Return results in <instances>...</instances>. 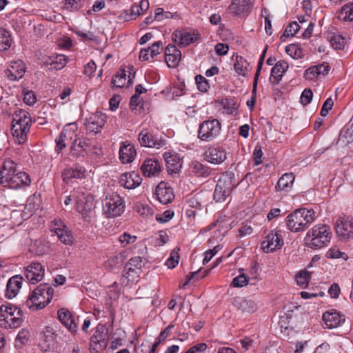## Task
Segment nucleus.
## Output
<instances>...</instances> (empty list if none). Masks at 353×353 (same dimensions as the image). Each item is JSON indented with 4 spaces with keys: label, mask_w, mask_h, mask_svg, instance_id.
I'll list each match as a JSON object with an SVG mask.
<instances>
[{
    "label": "nucleus",
    "mask_w": 353,
    "mask_h": 353,
    "mask_svg": "<svg viewBox=\"0 0 353 353\" xmlns=\"http://www.w3.org/2000/svg\"><path fill=\"white\" fill-rule=\"evenodd\" d=\"M339 140L346 145L353 142V122L341 130Z\"/></svg>",
    "instance_id": "nucleus-37"
},
{
    "label": "nucleus",
    "mask_w": 353,
    "mask_h": 353,
    "mask_svg": "<svg viewBox=\"0 0 353 353\" xmlns=\"http://www.w3.org/2000/svg\"><path fill=\"white\" fill-rule=\"evenodd\" d=\"M85 169L83 167L75 166L74 168L65 169L62 172L63 181L68 183L72 179H81L84 176Z\"/></svg>",
    "instance_id": "nucleus-30"
},
{
    "label": "nucleus",
    "mask_w": 353,
    "mask_h": 353,
    "mask_svg": "<svg viewBox=\"0 0 353 353\" xmlns=\"http://www.w3.org/2000/svg\"><path fill=\"white\" fill-rule=\"evenodd\" d=\"M221 250L220 245H216L214 247L213 249L208 250L205 252V258L203 261V264L205 265L208 263L212 258Z\"/></svg>",
    "instance_id": "nucleus-63"
},
{
    "label": "nucleus",
    "mask_w": 353,
    "mask_h": 353,
    "mask_svg": "<svg viewBox=\"0 0 353 353\" xmlns=\"http://www.w3.org/2000/svg\"><path fill=\"white\" fill-rule=\"evenodd\" d=\"M53 295L54 289L48 283H41L28 298L25 305L32 310H41L50 302Z\"/></svg>",
    "instance_id": "nucleus-3"
},
{
    "label": "nucleus",
    "mask_w": 353,
    "mask_h": 353,
    "mask_svg": "<svg viewBox=\"0 0 353 353\" xmlns=\"http://www.w3.org/2000/svg\"><path fill=\"white\" fill-rule=\"evenodd\" d=\"M191 171L197 176L208 177L211 173L209 167L203 165L199 161H192L190 165Z\"/></svg>",
    "instance_id": "nucleus-33"
},
{
    "label": "nucleus",
    "mask_w": 353,
    "mask_h": 353,
    "mask_svg": "<svg viewBox=\"0 0 353 353\" xmlns=\"http://www.w3.org/2000/svg\"><path fill=\"white\" fill-rule=\"evenodd\" d=\"M323 319L326 327L329 329L337 327L345 320L336 311L325 312L323 314Z\"/></svg>",
    "instance_id": "nucleus-26"
},
{
    "label": "nucleus",
    "mask_w": 353,
    "mask_h": 353,
    "mask_svg": "<svg viewBox=\"0 0 353 353\" xmlns=\"http://www.w3.org/2000/svg\"><path fill=\"white\" fill-rule=\"evenodd\" d=\"M108 329L105 325L99 323L90 339V347L92 352H98L107 346Z\"/></svg>",
    "instance_id": "nucleus-11"
},
{
    "label": "nucleus",
    "mask_w": 353,
    "mask_h": 353,
    "mask_svg": "<svg viewBox=\"0 0 353 353\" xmlns=\"http://www.w3.org/2000/svg\"><path fill=\"white\" fill-rule=\"evenodd\" d=\"M338 18L343 21H353V2L346 3L341 8Z\"/></svg>",
    "instance_id": "nucleus-41"
},
{
    "label": "nucleus",
    "mask_w": 353,
    "mask_h": 353,
    "mask_svg": "<svg viewBox=\"0 0 353 353\" xmlns=\"http://www.w3.org/2000/svg\"><path fill=\"white\" fill-rule=\"evenodd\" d=\"M59 321L71 332H76L77 330V324L74 317L71 312L65 308H61L57 312Z\"/></svg>",
    "instance_id": "nucleus-20"
},
{
    "label": "nucleus",
    "mask_w": 353,
    "mask_h": 353,
    "mask_svg": "<svg viewBox=\"0 0 353 353\" xmlns=\"http://www.w3.org/2000/svg\"><path fill=\"white\" fill-rule=\"evenodd\" d=\"M23 312L11 303L0 306V326L5 329L16 328L22 323Z\"/></svg>",
    "instance_id": "nucleus-5"
},
{
    "label": "nucleus",
    "mask_w": 353,
    "mask_h": 353,
    "mask_svg": "<svg viewBox=\"0 0 353 353\" xmlns=\"http://www.w3.org/2000/svg\"><path fill=\"white\" fill-rule=\"evenodd\" d=\"M255 0H233L230 8L236 13L245 12L254 3Z\"/></svg>",
    "instance_id": "nucleus-36"
},
{
    "label": "nucleus",
    "mask_w": 353,
    "mask_h": 353,
    "mask_svg": "<svg viewBox=\"0 0 353 353\" xmlns=\"http://www.w3.org/2000/svg\"><path fill=\"white\" fill-rule=\"evenodd\" d=\"M139 141L142 146L148 148H160L166 143V140L161 137L159 138L148 132L147 130H143L139 134Z\"/></svg>",
    "instance_id": "nucleus-14"
},
{
    "label": "nucleus",
    "mask_w": 353,
    "mask_h": 353,
    "mask_svg": "<svg viewBox=\"0 0 353 353\" xmlns=\"http://www.w3.org/2000/svg\"><path fill=\"white\" fill-rule=\"evenodd\" d=\"M335 230L337 235L343 239L353 238V219L348 216L339 218Z\"/></svg>",
    "instance_id": "nucleus-12"
},
{
    "label": "nucleus",
    "mask_w": 353,
    "mask_h": 353,
    "mask_svg": "<svg viewBox=\"0 0 353 353\" xmlns=\"http://www.w3.org/2000/svg\"><path fill=\"white\" fill-rule=\"evenodd\" d=\"M1 183L5 187L17 189L22 185H28L30 183V176L24 172H17L16 164L12 160L4 161L0 170Z\"/></svg>",
    "instance_id": "nucleus-1"
},
{
    "label": "nucleus",
    "mask_w": 353,
    "mask_h": 353,
    "mask_svg": "<svg viewBox=\"0 0 353 353\" xmlns=\"http://www.w3.org/2000/svg\"><path fill=\"white\" fill-rule=\"evenodd\" d=\"M143 103L138 94L132 96L130 101V106L132 110L139 111L143 109Z\"/></svg>",
    "instance_id": "nucleus-50"
},
{
    "label": "nucleus",
    "mask_w": 353,
    "mask_h": 353,
    "mask_svg": "<svg viewBox=\"0 0 353 353\" xmlns=\"http://www.w3.org/2000/svg\"><path fill=\"white\" fill-rule=\"evenodd\" d=\"M205 159L213 164H220L226 159V152L219 148H210L205 153Z\"/></svg>",
    "instance_id": "nucleus-23"
},
{
    "label": "nucleus",
    "mask_w": 353,
    "mask_h": 353,
    "mask_svg": "<svg viewBox=\"0 0 353 353\" xmlns=\"http://www.w3.org/2000/svg\"><path fill=\"white\" fill-rule=\"evenodd\" d=\"M105 119V115L101 112H97L94 114H90L88 118L85 119V125L86 130L90 133L97 134L103 127Z\"/></svg>",
    "instance_id": "nucleus-15"
},
{
    "label": "nucleus",
    "mask_w": 353,
    "mask_h": 353,
    "mask_svg": "<svg viewBox=\"0 0 353 353\" xmlns=\"http://www.w3.org/2000/svg\"><path fill=\"white\" fill-rule=\"evenodd\" d=\"M68 63V59L63 54H58L54 57H50L44 62L46 65H50V69L61 70Z\"/></svg>",
    "instance_id": "nucleus-31"
},
{
    "label": "nucleus",
    "mask_w": 353,
    "mask_h": 353,
    "mask_svg": "<svg viewBox=\"0 0 353 353\" xmlns=\"http://www.w3.org/2000/svg\"><path fill=\"white\" fill-rule=\"evenodd\" d=\"M67 139V135L65 132H61L59 137L56 139V151L57 152H60L63 148L66 147V144L65 143Z\"/></svg>",
    "instance_id": "nucleus-54"
},
{
    "label": "nucleus",
    "mask_w": 353,
    "mask_h": 353,
    "mask_svg": "<svg viewBox=\"0 0 353 353\" xmlns=\"http://www.w3.org/2000/svg\"><path fill=\"white\" fill-rule=\"evenodd\" d=\"M248 63L242 57H237L234 68L236 72L239 75L245 76L247 72Z\"/></svg>",
    "instance_id": "nucleus-46"
},
{
    "label": "nucleus",
    "mask_w": 353,
    "mask_h": 353,
    "mask_svg": "<svg viewBox=\"0 0 353 353\" xmlns=\"http://www.w3.org/2000/svg\"><path fill=\"white\" fill-rule=\"evenodd\" d=\"M179 251V248H176L171 252L170 257L165 262V265L168 268L172 269L178 265L180 259Z\"/></svg>",
    "instance_id": "nucleus-47"
},
{
    "label": "nucleus",
    "mask_w": 353,
    "mask_h": 353,
    "mask_svg": "<svg viewBox=\"0 0 353 353\" xmlns=\"http://www.w3.org/2000/svg\"><path fill=\"white\" fill-rule=\"evenodd\" d=\"M173 327H174V325H169L163 330H162L160 332L159 336L157 338V340L154 344L158 343V346H159V344L168 336V335L170 334V333L171 332V330Z\"/></svg>",
    "instance_id": "nucleus-59"
},
{
    "label": "nucleus",
    "mask_w": 353,
    "mask_h": 353,
    "mask_svg": "<svg viewBox=\"0 0 353 353\" xmlns=\"http://www.w3.org/2000/svg\"><path fill=\"white\" fill-rule=\"evenodd\" d=\"M316 219L313 210L301 208L290 213L285 219L288 228L292 232L305 230Z\"/></svg>",
    "instance_id": "nucleus-2"
},
{
    "label": "nucleus",
    "mask_w": 353,
    "mask_h": 353,
    "mask_svg": "<svg viewBox=\"0 0 353 353\" xmlns=\"http://www.w3.org/2000/svg\"><path fill=\"white\" fill-rule=\"evenodd\" d=\"M10 34L5 28L0 27V51H5L11 46Z\"/></svg>",
    "instance_id": "nucleus-40"
},
{
    "label": "nucleus",
    "mask_w": 353,
    "mask_h": 353,
    "mask_svg": "<svg viewBox=\"0 0 353 353\" xmlns=\"http://www.w3.org/2000/svg\"><path fill=\"white\" fill-rule=\"evenodd\" d=\"M141 169L144 176L149 177L156 176L161 172V165L157 160L149 159L144 161Z\"/></svg>",
    "instance_id": "nucleus-22"
},
{
    "label": "nucleus",
    "mask_w": 353,
    "mask_h": 353,
    "mask_svg": "<svg viewBox=\"0 0 353 353\" xmlns=\"http://www.w3.org/2000/svg\"><path fill=\"white\" fill-rule=\"evenodd\" d=\"M26 72L25 63L21 60L12 61L5 70L6 75L11 81L19 80Z\"/></svg>",
    "instance_id": "nucleus-18"
},
{
    "label": "nucleus",
    "mask_w": 353,
    "mask_h": 353,
    "mask_svg": "<svg viewBox=\"0 0 353 353\" xmlns=\"http://www.w3.org/2000/svg\"><path fill=\"white\" fill-rule=\"evenodd\" d=\"M181 57V52L178 55L176 53L170 54L168 57H165V62L168 67L175 68L177 66Z\"/></svg>",
    "instance_id": "nucleus-51"
},
{
    "label": "nucleus",
    "mask_w": 353,
    "mask_h": 353,
    "mask_svg": "<svg viewBox=\"0 0 353 353\" xmlns=\"http://www.w3.org/2000/svg\"><path fill=\"white\" fill-rule=\"evenodd\" d=\"M327 256L331 259H339L347 257L345 253L341 252L339 248L334 247L330 248L327 252Z\"/></svg>",
    "instance_id": "nucleus-62"
},
{
    "label": "nucleus",
    "mask_w": 353,
    "mask_h": 353,
    "mask_svg": "<svg viewBox=\"0 0 353 353\" xmlns=\"http://www.w3.org/2000/svg\"><path fill=\"white\" fill-rule=\"evenodd\" d=\"M294 181V176L292 173H285L279 179L276 188L279 190L288 191Z\"/></svg>",
    "instance_id": "nucleus-32"
},
{
    "label": "nucleus",
    "mask_w": 353,
    "mask_h": 353,
    "mask_svg": "<svg viewBox=\"0 0 353 353\" xmlns=\"http://www.w3.org/2000/svg\"><path fill=\"white\" fill-rule=\"evenodd\" d=\"M288 68V64L286 61L282 60L276 62L272 68L270 82L273 85L278 84Z\"/></svg>",
    "instance_id": "nucleus-21"
},
{
    "label": "nucleus",
    "mask_w": 353,
    "mask_h": 353,
    "mask_svg": "<svg viewBox=\"0 0 353 353\" xmlns=\"http://www.w3.org/2000/svg\"><path fill=\"white\" fill-rule=\"evenodd\" d=\"M198 39V34H192L190 32H182L180 31L179 34V41H178V45L179 46H187L190 43H194Z\"/></svg>",
    "instance_id": "nucleus-42"
},
{
    "label": "nucleus",
    "mask_w": 353,
    "mask_h": 353,
    "mask_svg": "<svg viewBox=\"0 0 353 353\" xmlns=\"http://www.w3.org/2000/svg\"><path fill=\"white\" fill-rule=\"evenodd\" d=\"M332 233L327 225H316L310 230L305 238L308 247L319 249L327 246L331 239Z\"/></svg>",
    "instance_id": "nucleus-4"
},
{
    "label": "nucleus",
    "mask_w": 353,
    "mask_h": 353,
    "mask_svg": "<svg viewBox=\"0 0 353 353\" xmlns=\"http://www.w3.org/2000/svg\"><path fill=\"white\" fill-rule=\"evenodd\" d=\"M12 123L14 124H19L21 126L28 127V128L30 129L32 123V119L27 111L22 109H18L14 112Z\"/></svg>",
    "instance_id": "nucleus-29"
},
{
    "label": "nucleus",
    "mask_w": 353,
    "mask_h": 353,
    "mask_svg": "<svg viewBox=\"0 0 353 353\" xmlns=\"http://www.w3.org/2000/svg\"><path fill=\"white\" fill-rule=\"evenodd\" d=\"M248 283V278L243 273L234 277L231 283V286L241 288L246 285Z\"/></svg>",
    "instance_id": "nucleus-49"
},
{
    "label": "nucleus",
    "mask_w": 353,
    "mask_h": 353,
    "mask_svg": "<svg viewBox=\"0 0 353 353\" xmlns=\"http://www.w3.org/2000/svg\"><path fill=\"white\" fill-rule=\"evenodd\" d=\"M198 89L202 92H206L210 88L209 83L206 79L201 75H196L195 77Z\"/></svg>",
    "instance_id": "nucleus-52"
},
{
    "label": "nucleus",
    "mask_w": 353,
    "mask_h": 353,
    "mask_svg": "<svg viewBox=\"0 0 353 353\" xmlns=\"http://www.w3.org/2000/svg\"><path fill=\"white\" fill-rule=\"evenodd\" d=\"M76 208L85 221H90L94 217L95 214L93 196L90 194L81 193L77 196Z\"/></svg>",
    "instance_id": "nucleus-9"
},
{
    "label": "nucleus",
    "mask_w": 353,
    "mask_h": 353,
    "mask_svg": "<svg viewBox=\"0 0 353 353\" xmlns=\"http://www.w3.org/2000/svg\"><path fill=\"white\" fill-rule=\"evenodd\" d=\"M23 277L20 275H15L11 277L7 283L6 296L12 299L18 294L21 288Z\"/></svg>",
    "instance_id": "nucleus-24"
},
{
    "label": "nucleus",
    "mask_w": 353,
    "mask_h": 353,
    "mask_svg": "<svg viewBox=\"0 0 353 353\" xmlns=\"http://www.w3.org/2000/svg\"><path fill=\"white\" fill-rule=\"evenodd\" d=\"M121 262V256H116L108 260V261L105 263V267L110 271H114L118 268Z\"/></svg>",
    "instance_id": "nucleus-53"
},
{
    "label": "nucleus",
    "mask_w": 353,
    "mask_h": 353,
    "mask_svg": "<svg viewBox=\"0 0 353 353\" xmlns=\"http://www.w3.org/2000/svg\"><path fill=\"white\" fill-rule=\"evenodd\" d=\"M206 350L207 345L204 343H201L190 347L185 353H204Z\"/></svg>",
    "instance_id": "nucleus-64"
},
{
    "label": "nucleus",
    "mask_w": 353,
    "mask_h": 353,
    "mask_svg": "<svg viewBox=\"0 0 353 353\" xmlns=\"http://www.w3.org/2000/svg\"><path fill=\"white\" fill-rule=\"evenodd\" d=\"M163 50L162 42L159 41L154 43L148 49H143L139 53V59L141 61H148L152 59L157 54H159Z\"/></svg>",
    "instance_id": "nucleus-27"
},
{
    "label": "nucleus",
    "mask_w": 353,
    "mask_h": 353,
    "mask_svg": "<svg viewBox=\"0 0 353 353\" xmlns=\"http://www.w3.org/2000/svg\"><path fill=\"white\" fill-rule=\"evenodd\" d=\"M171 17H172V14L171 12H164L163 9L161 8L155 9L154 19H156V21H161L164 19H170Z\"/></svg>",
    "instance_id": "nucleus-55"
},
{
    "label": "nucleus",
    "mask_w": 353,
    "mask_h": 353,
    "mask_svg": "<svg viewBox=\"0 0 353 353\" xmlns=\"http://www.w3.org/2000/svg\"><path fill=\"white\" fill-rule=\"evenodd\" d=\"M137 154L135 148L130 143H122L119 150V157L123 163H131Z\"/></svg>",
    "instance_id": "nucleus-25"
},
{
    "label": "nucleus",
    "mask_w": 353,
    "mask_h": 353,
    "mask_svg": "<svg viewBox=\"0 0 353 353\" xmlns=\"http://www.w3.org/2000/svg\"><path fill=\"white\" fill-rule=\"evenodd\" d=\"M313 97V93L310 89H305L301 96V102L303 105L309 104Z\"/></svg>",
    "instance_id": "nucleus-60"
},
{
    "label": "nucleus",
    "mask_w": 353,
    "mask_h": 353,
    "mask_svg": "<svg viewBox=\"0 0 353 353\" xmlns=\"http://www.w3.org/2000/svg\"><path fill=\"white\" fill-rule=\"evenodd\" d=\"M126 70L124 69L120 70L112 78V84L114 87L123 88L126 83Z\"/></svg>",
    "instance_id": "nucleus-43"
},
{
    "label": "nucleus",
    "mask_w": 353,
    "mask_h": 353,
    "mask_svg": "<svg viewBox=\"0 0 353 353\" xmlns=\"http://www.w3.org/2000/svg\"><path fill=\"white\" fill-rule=\"evenodd\" d=\"M318 68L314 65L307 68L304 72V77L307 80H314L318 78L320 75L318 73Z\"/></svg>",
    "instance_id": "nucleus-58"
},
{
    "label": "nucleus",
    "mask_w": 353,
    "mask_h": 353,
    "mask_svg": "<svg viewBox=\"0 0 353 353\" xmlns=\"http://www.w3.org/2000/svg\"><path fill=\"white\" fill-rule=\"evenodd\" d=\"M154 194L158 201L163 205L171 203L174 199L172 188L163 181L156 187Z\"/></svg>",
    "instance_id": "nucleus-17"
},
{
    "label": "nucleus",
    "mask_w": 353,
    "mask_h": 353,
    "mask_svg": "<svg viewBox=\"0 0 353 353\" xmlns=\"http://www.w3.org/2000/svg\"><path fill=\"white\" fill-rule=\"evenodd\" d=\"M55 233L59 240L65 245H71L74 241L73 236L68 228L59 229L55 228Z\"/></svg>",
    "instance_id": "nucleus-35"
},
{
    "label": "nucleus",
    "mask_w": 353,
    "mask_h": 353,
    "mask_svg": "<svg viewBox=\"0 0 353 353\" xmlns=\"http://www.w3.org/2000/svg\"><path fill=\"white\" fill-rule=\"evenodd\" d=\"M221 132V123L218 119H208L200 123L197 137L202 141L210 142L217 138Z\"/></svg>",
    "instance_id": "nucleus-7"
},
{
    "label": "nucleus",
    "mask_w": 353,
    "mask_h": 353,
    "mask_svg": "<svg viewBox=\"0 0 353 353\" xmlns=\"http://www.w3.org/2000/svg\"><path fill=\"white\" fill-rule=\"evenodd\" d=\"M239 184L235 181L234 174L226 172L219 178L214 192V199L216 202L224 201L230 196L232 190Z\"/></svg>",
    "instance_id": "nucleus-6"
},
{
    "label": "nucleus",
    "mask_w": 353,
    "mask_h": 353,
    "mask_svg": "<svg viewBox=\"0 0 353 353\" xmlns=\"http://www.w3.org/2000/svg\"><path fill=\"white\" fill-rule=\"evenodd\" d=\"M283 244L281 235L278 232L272 230L265 236L261 243V248L265 252L268 253L280 249Z\"/></svg>",
    "instance_id": "nucleus-13"
},
{
    "label": "nucleus",
    "mask_w": 353,
    "mask_h": 353,
    "mask_svg": "<svg viewBox=\"0 0 353 353\" xmlns=\"http://www.w3.org/2000/svg\"><path fill=\"white\" fill-rule=\"evenodd\" d=\"M174 216V212L171 210H166L162 214L156 216V219L159 223H166L172 219Z\"/></svg>",
    "instance_id": "nucleus-61"
},
{
    "label": "nucleus",
    "mask_w": 353,
    "mask_h": 353,
    "mask_svg": "<svg viewBox=\"0 0 353 353\" xmlns=\"http://www.w3.org/2000/svg\"><path fill=\"white\" fill-rule=\"evenodd\" d=\"M44 272V268L40 263L32 262L26 268L25 276L30 283L34 284L42 280Z\"/></svg>",
    "instance_id": "nucleus-16"
},
{
    "label": "nucleus",
    "mask_w": 353,
    "mask_h": 353,
    "mask_svg": "<svg viewBox=\"0 0 353 353\" xmlns=\"http://www.w3.org/2000/svg\"><path fill=\"white\" fill-rule=\"evenodd\" d=\"M124 208L123 199L117 194L106 196L103 204L104 212L110 217L120 216L124 211Z\"/></svg>",
    "instance_id": "nucleus-10"
},
{
    "label": "nucleus",
    "mask_w": 353,
    "mask_h": 353,
    "mask_svg": "<svg viewBox=\"0 0 353 353\" xmlns=\"http://www.w3.org/2000/svg\"><path fill=\"white\" fill-rule=\"evenodd\" d=\"M310 272L308 271H300L296 274L297 284L303 288H305L310 280Z\"/></svg>",
    "instance_id": "nucleus-45"
},
{
    "label": "nucleus",
    "mask_w": 353,
    "mask_h": 353,
    "mask_svg": "<svg viewBox=\"0 0 353 353\" xmlns=\"http://www.w3.org/2000/svg\"><path fill=\"white\" fill-rule=\"evenodd\" d=\"M141 178L137 172H126L121 175L119 183L126 189H134L141 183Z\"/></svg>",
    "instance_id": "nucleus-19"
},
{
    "label": "nucleus",
    "mask_w": 353,
    "mask_h": 353,
    "mask_svg": "<svg viewBox=\"0 0 353 353\" xmlns=\"http://www.w3.org/2000/svg\"><path fill=\"white\" fill-rule=\"evenodd\" d=\"M77 148L83 150V153H90L97 156L103 155L102 148L97 143H94L88 138H79L76 139L71 146L72 155L76 158L83 157V152H76Z\"/></svg>",
    "instance_id": "nucleus-8"
},
{
    "label": "nucleus",
    "mask_w": 353,
    "mask_h": 353,
    "mask_svg": "<svg viewBox=\"0 0 353 353\" xmlns=\"http://www.w3.org/2000/svg\"><path fill=\"white\" fill-rule=\"evenodd\" d=\"M300 29V26L296 21L290 23L286 28L284 33L281 37V39L283 37H288L290 36H294Z\"/></svg>",
    "instance_id": "nucleus-48"
},
{
    "label": "nucleus",
    "mask_w": 353,
    "mask_h": 353,
    "mask_svg": "<svg viewBox=\"0 0 353 353\" xmlns=\"http://www.w3.org/2000/svg\"><path fill=\"white\" fill-rule=\"evenodd\" d=\"M30 129L28 127L21 126L19 124H14L12 123V133L14 137L18 139L19 143H22L25 141L27 133Z\"/></svg>",
    "instance_id": "nucleus-38"
},
{
    "label": "nucleus",
    "mask_w": 353,
    "mask_h": 353,
    "mask_svg": "<svg viewBox=\"0 0 353 353\" xmlns=\"http://www.w3.org/2000/svg\"><path fill=\"white\" fill-rule=\"evenodd\" d=\"M327 39L331 46L336 50L343 49L346 43L345 38L339 34L330 33Z\"/></svg>",
    "instance_id": "nucleus-39"
},
{
    "label": "nucleus",
    "mask_w": 353,
    "mask_h": 353,
    "mask_svg": "<svg viewBox=\"0 0 353 353\" xmlns=\"http://www.w3.org/2000/svg\"><path fill=\"white\" fill-rule=\"evenodd\" d=\"M163 157L166 162L168 169L170 171L175 172L181 167L179 158L176 155L171 154L169 152H165Z\"/></svg>",
    "instance_id": "nucleus-34"
},
{
    "label": "nucleus",
    "mask_w": 353,
    "mask_h": 353,
    "mask_svg": "<svg viewBox=\"0 0 353 353\" xmlns=\"http://www.w3.org/2000/svg\"><path fill=\"white\" fill-rule=\"evenodd\" d=\"M137 212L145 218L152 216L153 214V210L148 205H137L136 207Z\"/></svg>",
    "instance_id": "nucleus-57"
},
{
    "label": "nucleus",
    "mask_w": 353,
    "mask_h": 353,
    "mask_svg": "<svg viewBox=\"0 0 353 353\" xmlns=\"http://www.w3.org/2000/svg\"><path fill=\"white\" fill-rule=\"evenodd\" d=\"M82 7L80 1L77 0H65V8L68 11H76Z\"/></svg>",
    "instance_id": "nucleus-56"
},
{
    "label": "nucleus",
    "mask_w": 353,
    "mask_h": 353,
    "mask_svg": "<svg viewBox=\"0 0 353 353\" xmlns=\"http://www.w3.org/2000/svg\"><path fill=\"white\" fill-rule=\"evenodd\" d=\"M41 203V200L40 195L33 194L28 197L26 202V208L30 212L35 211L39 208Z\"/></svg>",
    "instance_id": "nucleus-44"
},
{
    "label": "nucleus",
    "mask_w": 353,
    "mask_h": 353,
    "mask_svg": "<svg viewBox=\"0 0 353 353\" xmlns=\"http://www.w3.org/2000/svg\"><path fill=\"white\" fill-rule=\"evenodd\" d=\"M233 304L243 312L252 313L255 312L257 309V305L254 301L242 297H235L233 301Z\"/></svg>",
    "instance_id": "nucleus-28"
}]
</instances>
